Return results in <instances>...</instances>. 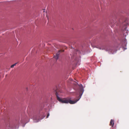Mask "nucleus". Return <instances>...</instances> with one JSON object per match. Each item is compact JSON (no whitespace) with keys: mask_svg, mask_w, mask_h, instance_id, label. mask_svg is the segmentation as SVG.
I'll return each mask as SVG.
<instances>
[{"mask_svg":"<svg viewBox=\"0 0 129 129\" xmlns=\"http://www.w3.org/2000/svg\"><path fill=\"white\" fill-rule=\"evenodd\" d=\"M55 95L57 100L62 103L67 104L69 103L71 104H73L76 103L79 100V99L74 101H72L71 100L70 98H60L58 96L57 93V92H56Z\"/></svg>","mask_w":129,"mask_h":129,"instance_id":"obj_1","label":"nucleus"},{"mask_svg":"<svg viewBox=\"0 0 129 129\" xmlns=\"http://www.w3.org/2000/svg\"><path fill=\"white\" fill-rule=\"evenodd\" d=\"M7 128L8 129H14L15 127V125L12 123H9L7 124Z\"/></svg>","mask_w":129,"mask_h":129,"instance_id":"obj_2","label":"nucleus"},{"mask_svg":"<svg viewBox=\"0 0 129 129\" xmlns=\"http://www.w3.org/2000/svg\"><path fill=\"white\" fill-rule=\"evenodd\" d=\"M63 50H59L58 52L56 53V54L55 55H54V57L55 58V59H57L59 57V55L60 54V52H62L64 51Z\"/></svg>","mask_w":129,"mask_h":129,"instance_id":"obj_3","label":"nucleus"},{"mask_svg":"<svg viewBox=\"0 0 129 129\" xmlns=\"http://www.w3.org/2000/svg\"><path fill=\"white\" fill-rule=\"evenodd\" d=\"M42 12V16H48V15H48L47 12L45 11V9H43L41 11Z\"/></svg>","mask_w":129,"mask_h":129,"instance_id":"obj_4","label":"nucleus"},{"mask_svg":"<svg viewBox=\"0 0 129 129\" xmlns=\"http://www.w3.org/2000/svg\"><path fill=\"white\" fill-rule=\"evenodd\" d=\"M123 24L125 25H127L129 24V20H128L127 19H126L125 21V22H123Z\"/></svg>","mask_w":129,"mask_h":129,"instance_id":"obj_5","label":"nucleus"},{"mask_svg":"<svg viewBox=\"0 0 129 129\" xmlns=\"http://www.w3.org/2000/svg\"><path fill=\"white\" fill-rule=\"evenodd\" d=\"M114 124V120L113 119H111L110 120V125L112 127H113Z\"/></svg>","mask_w":129,"mask_h":129,"instance_id":"obj_6","label":"nucleus"},{"mask_svg":"<svg viewBox=\"0 0 129 129\" xmlns=\"http://www.w3.org/2000/svg\"><path fill=\"white\" fill-rule=\"evenodd\" d=\"M80 86V91L81 92H82V91H83V86H82V84H81Z\"/></svg>","mask_w":129,"mask_h":129,"instance_id":"obj_7","label":"nucleus"},{"mask_svg":"<svg viewBox=\"0 0 129 129\" xmlns=\"http://www.w3.org/2000/svg\"><path fill=\"white\" fill-rule=\"evenodd\" d=\"M17 63H15V64L12 65H11V68H13L14 66H15L16 64H17Z\"/></svg>","mask_w":129,"mask_h":129,"instance_id":"obj_8","label":"nucleus"},{"mask_svg":"<svg viewBox=\"0 0 129 129\" xmlns=\"http://www.w3.org/2000/svg\"><path fill=\"white\" fill-rule=\"evenodd\" d=\"M49 114H48L47 115V118H48V116H49Z\"/></svg>","mask_w":129,"mask_h":129,"instance_id":"obj_9","label":"nucleus"},{"mask_svg":"<svg viewBox=\"0 0 129 129\" xmlns=\"http://www.w3.org/2000/svg\"><path fill=\"white\" fill-rule=\"evenodd\" d=\"M70 80H73V79H71V78H70Z\"/></svg>","mask_w":129,"mask_h":129,"instance_id":"obj_10","label":"nucleus"},{"mask_svg":"<svg viewBox=\"0 0 129 129\" xmlns=\"http://www.w3.org/2000/svg\"><path fill=\"white\" fill-rule=\"evenodd\" d=\"M110 49L109 50V49H108V50H107V51H110Z\"/></svg>","mask_w":129,"mask_h":129,"instance_id":"obj_11","label":"nucleus"},{"mask_svg":"<svg viewBox=\"0 0 129 129\" xmlns=\"http://www.w3.org/2000/svg\"><path fill=\"white\" fill-rule=\"evenodd\" d=\"M71 58H73V56H71Z\"/></svg>","mask_w":129,"mask_h":129,"instance_id":"obj_12","label":"nucleus"},{"mask_svg":"<svg viewBox=\"0 0 129 129\" xmlns=\"http://www.w3.org/2000/svg\"><path fill=\"white\" fill-rule=\"evenodd\" d=\"M77 52H79L78 50H77Z\"/></svg>","mask_w":129,"mask_h":129,"instance_id":"obj_13","label":"nucleus"},{"mask_svg":"<svg viewBox=\"0 0 129 129\" xmlns=\"http://www.w3.org/2000/svg\"><path fill=\"white\" fill-rule=\"evenodd\" d=\"M26 89H27V88H26Z\"/></svg>","mask_w":129,"mask_h":129,"instance_id":"obj_14","label":"nucleus"}]
</instances>
